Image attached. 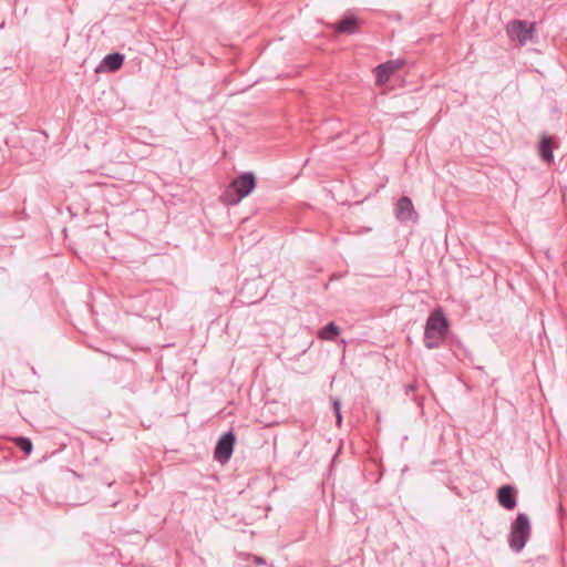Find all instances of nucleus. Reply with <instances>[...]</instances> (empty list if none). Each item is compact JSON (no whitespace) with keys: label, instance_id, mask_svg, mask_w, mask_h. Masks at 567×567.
<instances>
[{"label":"nucleus","instance_id":"f03ea898","mask_svg":"<svg viewBox=\"0 0 567 567\" xmlns=\"http://www.w3.org/2000/svg\"><path fill=\"white\" fill-rule=\"evenodd\" d=\"M529 536V518L527 514L519 513L511 526V533L508 537L509 547L514 551L519 553L525 547Z\"/></svg>","mask_w":567,"mask_h":567},{"label":"nucleus","instance_id":"f8f14e48","mask_svg":"<svg viewBox=\"0 0 567 567\" xmlns=\"http://www.w3.org/2000/svg\"><path fill=\"white\" fill-rule=\"evenodd\" d=\"M340 334V328L334 322H329L318 333L322 340H334Z\"/></svg>","mask_w":567,"mask_h":567},{"label":"nucleus","instance_id":"9b49d317","mask_svg":"<svg viewBox=\"0 0 567 567\" xmlns=\"http://www.w3.org/2000/svg\"><path fill=\"white\" fill-rule=\"evenodd\" d=\"M539 156L546 163H550L554 159L551 143L547 136H544L540 141Z\"/></svg>","mask_w":567,"mask_h":567},{"label":"nucleus","instance_id":"1a4fd4ad","mask_svg":"<svg viewBox=\"0 0 567 567\" xmlns=\"http://www.w3.org/2000/svg\"><path fill=\"white\" fill-rule=\"evenodd\" d=\"M124 62V55L118 52L110 53L103 58L100 65L96 68V72L110 71L115 72L120 70Z\"/></svg>","mask_w":567,"mask_h":567},{"label":"nucleus","instance_id":"7ed1b4c3","mask_svg":"<svg viewBox=\"0 0 567 567\" xmlns=\"http://www.w3.org/2000/svg\"><path fill=\"white\" fill-rule=\"evenodd\" d=\"M506 31L512 40L525 45L533 38L535 24L524 20H513L507 24Z\"/></svg>","mask_w":567,"mask_h":567},{"label":"nucleus","instance_id":"39448f33","mask_svg":"<svg viewBox=\"0 0 567 567\" xmlns=\"http://www.w3.org/2000/svg\"><path fill=\"white\" fill-rule=\"evenodd\" d=\"M235 443L236 436L233 431L224 433L217 441L214 458L220 464H226L233 455Z\"/></svg>","mask_w":567,"mask_h":567},{"label":"nucleus","instance_id":"6e6552de","mask_svg":"<svg viewBox=\"0 0 567 567\" xmlns=\"http://www.w3.org/2000/svg\"><path fill=\"white\" fill-rule=\"evenodd\" d=\"M402 65L403 61L401 60H390L378 65L375 69L377 82L381 84L388 82L393 72L399 70Z\"/></svg>","mask_w":567,"mask_h":567},{"label":"nucleus","instance_id":"dca6fc26","mask_svg":"<svg viewBox=\"0 0 567 567\" xmlns=\"http://www.w3.org/2000/svg\"><path fill=\"white\" fill-rule=\"evenodd\" d=\"M255 563L257 565H264L265 564V559L262 557L257 556V557H255Z\"/></svg>","mask_w":567,"mask_h":567},{"label":"nucleus","instance_id":"4468645a","mask_svg":"<svg viewBox=\"0 0 567 567\" xmlns=\"http://www.w3.org/2000/svg\"><path fill=\"white\" fill-rule=\"evenodd\" d=\"M332 406H333V411H334V414L337 417V423H338V425H340L341 421H342L340 401L338 399H332Z\"/></svg>","mask_w":567,"mask_h":567},{"label":"nucleus","instance_id":"423d86ee","mask_svg":"<svg viewBox=\"0 0 567 567\" xmlns=\"http://www.w3.org/2000/svg\"><path fill=\"white\" fill-rule=\"evenodd\" d=\"M394 214L401 223L415 221L417 219L413 203L408 196H403L396 202Z\"/></svg>","mask_w":567,"mask_h":567},{"label":"nucleus","instance_id":"9d476101","mask_svg":"<svg viewBox=\"0 0 567 567\" xmlns=\"http://www.w3.org/2000/svg\"><path fill=\"white\" fill-rule=\"evenodd\" d=\"M334 30L337 33L354 34L358 32V19L354 16H348L336 24Z\"/></svg>","mask_w":567,"mask_h":567},{"label":"nucleus","instance_id":"f257e3e1","mask_svg":"<svg viewBox=\"0 0 567 567\" xmlns=\"http://www.w3.org/2000/svg\"><path fill=\"white\" fill-rule=\"evenodd\" d=\"M449 331V321L441 309H435L429 316L423 341L424 346L432 350L441 347Z\"/></svg>","mask_w":567,"mask_h":567},{"label":"nucleus","instance_id":"0eeeda50","mask_svg":"<svg viewBox=\"0 0 567 567\" xmlns=\"http://www.w3.org/2000/svg\"><path fill=\"white\" fill-rule=\"evenodd\" d=\"M497 501L507 511H512L517 505V491L512 485H503L497 491Z\"/></svg>","mask_w":567,"mask_h":567},{"label":"nucleus","instance_id":"2eb2a0df","mask_svg":"<svg viewBox=\"0 0 567 567\" xmlns=\"http://www.w3.org/2000/svg\"><path fill=\"white\" fill-rule=\"evenodd\" d=\"M404 390H405V394H410L412 392H414L416 390V385L415 384H406L404 386Z\"/></svg>","mask_w":567,"mask_h":567},{"label":"nucleus","instance_id":"ddd939ff","mask_svg":"<svg viewBox=\"0 0 567 567\" xmlns=\"http://www.w3.org/2000/svg\"><path fill=\"white\" fill-rule=\"evenodd\" d=\"M12 441L25 455H30L32 453L33 444L29 437L17 436Z\"/></svg>","mask_w":567,"mask_h":567},{"label":"nucleus","instance_id":"20e7f679","mask_svg":"<svg viewBox=\"0 0 567 567\" xmlns=\"http://www.w3.org/2000/svg\"><path fill=\"white\" fill-rule=\"evenodd\" d=\"M256 187V176L251 172H246L237 176L229 185L237 196L230 203L237 204L243 198L247 197Z\"/></svg>","mask_w":567,"mask_h":567}]
</instances>
